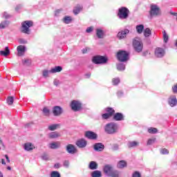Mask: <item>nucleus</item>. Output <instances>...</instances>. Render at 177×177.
<instances>
[{
    "label": "nucleus",
    "instance_id": "1",
    "mask_svg": "<svg viewBox=\"0 0 177 177\" xmlns=\"http://www.w3.org/2000/svg\"><path fill=\"white\" fill-rule=\"evenodd\" d=\"M104 131L109 135L117 133L118 131V125L114 122H111L105 126Z\"/></svg>",
    "mask_w": 177,
    "mask_h": 177
},
{
    "label": "nucleus",
    "instance_id": "2",
    "mask_svg": "<svg viewBox=\"0 0 177 177\" xmlns=\"http://www.w3.org/2000/svg\"><path fill=\"white\" fill-rule=\"evenodd\" d=\"M161 15V9L156 4H151L150 6L149 16L150 18L157 17Z\"/></svg>",
    "mask_w": 177,
    "mask_h": 177
},
{
    "label": "nucleus",
    "instance_id": "3",
    "mask_svg": "<svg viewBox=\"0 0 177 177\" xmlns=\"http://www.w3.org/2000/svg\"><path fill=\"white\" fill-rule=\"evenodd\" d=\"M133 46L136 52L138 53L143 50V43L139 37H136L133 41Z\"/></svg>",
    "mask_w": 177,
    "mask_h": 177
},
{
    "label": "nucleus",
    "instance_id": "4",
    "mask_svg": "<svg viewBox=\"0 0 177 177\" xmlns=\"http://www.w3.org/2000/svg\"><path fill=\"white\" fill-rule=\"evenodd\" d=\"M32 24L33 23L31 21H25L22 22L21 28V32H24V34H28V35H30V28L32 27Z\"/></svg>",
    "mask_w": 177,
    "mask_h": 177
},
{
    "label": "nucleus",
    "instance_id": "5",
    "mask_svg": "<svg viewBox=\"0 0 177 177\" xmlns=\"http://www.w3.org/2000/svg\"><path fill=\"white\" fill-rule=\"evenodd\" d=\"M118 17L121 20H125L129 17V10L125 7H122L118 9Z\"/></svg>",
    "mask_w": 177,
    "mask_h": 177
},
{
    "label": "nucleus",
    "instance_id": "6",
    "mask_svg": "<svg viewBox=\"0 0 177 177\" xmlns=\"http://www.w3.org/2000/svg\"><path fill=\"white\" fill-rule=\"evenodd\" d=\"M93 62H94L95 64H104L107 63V57L97 55L93 57Z\"/></svg>",
    "mask_w": 177,
    "mask_h": 177
},
{
    "label": "nucleus",
    "instance_id": "7",
    "mask_svg": "<svg viewBox=\"0 0 177 177\" xmlns=\"http://www.w3.org/2000/svg\"><path fill=\"white\" fill-rule=\"evenodd\" d=\"M129 54L127 51L120 50L118 53L117 57L120 62H127Z\"/></svg>",
    "mask_w": 177,
    "mask_h": 177
},
{
    "label": "nucleus",
    "instance_id": "8",
    "mask_svg": "<svg viewBox=\"0 0 177 177\" xmlns=\"http://www.w3.org/2000/svg\"><path fill=\"white\" fill-rule=\"evenodd\" d=\"M71 107L73 111H80L82 107V104L78 100H73L71 103Z\"/></svg>",
    "mask_w": 177,
    "mask_h": 177
},
{
    "label": "nucleus",
    "instance_id": "9",
    "mask_svg": "<svg viewBox=\"0 0 177 177\" xmlns=\"http://www.w3.org/2000/svg\"><path fill=\"white\" fill-rule=\"evenodd\" d=\"M53 114L55 117H59L63 114V108L59 106H55L53 108Z\"/></svg>",
    "mask_w": 177,
    "mask_h": 177
},
{
    "label": "nucleus",
    "instance_id": "10",
    "mask_svg": "<svg viewBox=\"0 0 177 177\" xmlns=\"http://www.w3.org/2000/svg\"><path fill=\"white\" fill-rule=\"evenodd\" d=\"M155 56L156 57H164L165 56V50L160 47L156 48L155 49Z\"/></svg>",
    "mask_w": 177,
    "mask_h": 177
},
{
    "label": "nucleus",
    "instance_id": "11",
    "mask_svg": "<svg viewBox=\"0 0 177 177\" xmlns=\"http://www.w3.org/2000/svg\"><path fill=\"white\" fill-rule=\"evenodd\" d=\"M113 170L114 169L113 168V166L110 165H106L105 166H104L103 168L104 173L107 176H110L111 174L113 172Z\"/></svg>",
    "mask_w": 177,
    "mask_h": 177
},
{
    "label": "nucleus",
    "instance_id": "12",
    "mask_svg": "<svg viewBox=\"0 0 177 177\" xmlns=\"http://www.w3.org/2000/svg\"><path fill=\"white\" fill-rule=\"evenodd\" d=\"M17 56L21 57L24 56V53H26V50H27V48H26V46L20 45L17 46Z\"/></svg>",
    "mask_w": 177,
    "mask_h": 177
},
{
    "label": "nucleus",
    "instance_id": "13",
    "mask_svg": "<svg viewBox=\"0 0 177 177\" xmlns=\"http://www.w3.org/2000/svg\"><path fill=\"white\" fill-rule=\"evenodd\" d=\"M85 136L87 139H90L91 140L97 139V134L93 131H86Z\"/></svg>",
    "mask_w": 177,
    "mask_h": 177
},
{
    "label": "nucleus",
    "instance_id": "14",
    "mask_svg": "<svg viewBox=\"0 0 177 177\" xmlns=\"http://www.w3.org/2000/svg\"><path fill=\"white\" fill-rule=\"evenodd\" d=\"M168 104L171 107H175L177 104V100L175 95H171L168 99Z\"/></svg>",
    "mask_w": 177,
    "mask_h": 177
},
{
    "label": "nucleus",
    "instance_id": "15",
    "mask_svg": "<svg viewBox=\"0 0 177 177\" xmlns=\"http://www.w3.org/2000/svg\"><path fill=\"white\" fill-rule=\"evenodd\" d=\"M86 145L87 142L84 138L80 139L76 142V145L80 149H84V147H86Z\"/></svg>",
    "mask_w": 177,
    "mask_h": 177
},
{
    "label": "nucleus",
    "instance_id": "16",
    "mask_svg": "<svg viewBox=\"0 0 177 177\" xmlns=\"http://www.w3.org/2000/svg\"><path fill=\"white\" fill-rule=\"evenodd\" d=\"M66 151L69 153V154H75V153H77V149L75 146L69 144L66 146Z\"/></svg>",
    "mask_w": 177,
    "mask_h": 177
},
{
    "label": "nucleus",
    "instance_id": "17",
    "mask_svg": "<svg viewBox=\"0 0 177 177\" xmlns=\"http://www.w3.org/2000/svg\"><path fill=\"white\" fill-rule=\"evenodd\" d=\"M127 34H129V30L124 29V30H122L118 33V38H119V39H122L127 37Z\"/></svg>",
    "mask_w": 177,
    "mask_h": 177
},
{
    "label": "nucleus",
    "instance_id": "18",
    "mask_svg": "<svg viewBox=\"0 0 177 177\" xmlns=\"http://www.w3.org/2000/svg\"><path fill=\"white\" fill-rule=\"evenodd\" d=\"M24 149L26 151H31L32 150H34V149H35V146H34V145H32V143L31 142H26L24 145Z\"/></svg>",
    "mask_w": 177,
    "mask_h": 177
},
{
    "label": "nucleus",
    "instance_id": "19",
    "mask_svg": "<svg viewBox=\"0 0 177 177\" xmlns=\"http://www.w3.org/2000/svg\"><path fill=\"white\" fill-rule=\"evenodd\" d=\"M93 147L95 151H103L104 150V145L100 142L95 143Z\"/></svg>",
    "mask_w": 177,
    "mask_h": 177
},
{
    "label": "nucleus",
    "instance_id": "20",
    "mask_svg": "<svg viewBox=\"0 0 177 177\" xmlns=\"http://www.w3.org/2000/svg\"><path fill=\"white\" fill-rule=\"evenodd\" d=\"M10 55V50H9V47H6L5 50H1L0 51V55L1 56H4L6 57L7 56H9Z\"/></svg>",
    "mask_w": 177,
    "mask_h": 177
},
{
    "label": "nucleus",
    "instance_id": "21",
    "mask_svg": "<svg viewBox=\"0 0 177 177\" xmlns=\"http://www.w3.org/2000/svg\"><path fill=\"white\" fill-rule=\"evenodd\" d=\"M63 70V68L60 66H55L50 69L51 74H56V73H60Z\"/></svg>",
    "mask_w": 177,
    "mask_h": 177
},
{
    "label": "nucleus",
    "instance_id": "22",
    "mask_svg": "<svg viewBox=\"0 0 177 177\" xmlns=\"http://www.w3.org/2000/svg\"><path fill=\"white\" fill-rule=\"evenodd\" d=\"M113 119L115 121H122L124 120V115L121 113H116L113 116Z\"/></svg>",
    "mask_w": 177,
    "mask_h": 177
},
{
    "label": "nucleus",
    "instance_id": "23",
    "mask_svg": "<svg viewBox=\"0 0 177 177\" xmlns=\"http://www.w3.org/2000/svg\"><path fill=\"white\" fill-rule=\"evenodd\" d=\"M60 147V142H55L49 144V148L53 149H59Z\"/></svg>",
    "mask_w": 177,
    "mask_h": 177
},
{
    "label": "nucleus",
    "instance_id": "24",
    "mask_svg": "<svg viewBox=\"0 0 177 177\" xmlns=\"http://www.w3.org/2000/svg\"><path fill=\"white\" fill-rule=\"evenodd\" d=\"M60 133L55 131V132H51L48 134V138L50 139H57V138H59Z\"/></svg>",
    "mask_w": 177,
    "mask_h": 177
},
{
    "label": "nucleus",
    "instance_id": "25",
    "mask_svg": "<svg viewBox=\"0 0 177 177\" xmlns=\"http://www.w3.org/2000/svg\"><path fill=\"white\" fill-rule=\"evenodd\" d=\"M83 7L81 5L76 6L73 9V13L74 15H78L81 10H82Z\"/></svg>",
    "mask_w": 177,
    "mask_h": 177
},
{
    "label": "nucleus",
    "instance_id": "26",
    "mask_svg": "<svg viewBox=\"0 0 177 177\" xmlns=\"http://www.w3.org/2000/svg\"><path fill=\"white\" fill-rule=\"evenodd\" d=\"M89 169H92L93 171L95 169H97V163L95 161H91L88 165Z\"/></svg>",
    "mask_w": 177,
    "mask_h": 177
},
{
    "label": "nucleus",
    "instance_id": "27",
    "mask_svg": "<svg viewBox=\"0 0 177 177\" xmlns=\"http://www.w3.org/2000/svg\"><path fill=\"white\" fill-rule=\"evenodd\" d=\"M96 35L97 38H103L104 35V32L102 29H97L96 30Z\"/></svg>",
    "mask_w": 177,
    "mask_h": 177
},
{
    "label": "nucleus",
    "instance_id": "28",
    "mask_svg": "<svg viewBox=\"0 0 177 177\" xmlns=\"http://www.w3.org/2000/svg\"><path fill=\"white\" fill-rule=\"evenodd\" d=\"M91 176L92 177H102V171H100L99 170L93 171L91 173Z\"/></svg>",
    "mask_w": 177,
    "mask_h": 177
},
{
    "label": "nucleus",
    "instance_id": "29",
    "mask_svg": "<svg viewBox=\"0 0 177 177\" xmlns=\"http://www.w3.org/2000/svg\"><path fill=\"white\" fill-rule=\"evenodd\" d=\"M143 30H145V26L140 24L136 26V31L138 34H142V32H143Z\"/></svg>",
    "mask_w": 177,
    "mask_h": 177
},
{
    "label": "nucleus",
    "instance_id": "30",
    "mask_svg": "<svg viewBox=\"0 0 177 177\" xmlns=\"http://www.w3.org/2000/svg\"><path fill=\"white\" fill-rule=\"evenodd\" d=\"M144 35L146 38L151 35V30H150V28H147L144 30Z\"/></svg>",
    "mask_w": 177,
    "mask_h": 177
},
{
    "label": "nucleus",
    "instance_id": "31",
    "mask_svg": "<svg viewBox=\"0 0 177 177\" xmlns=\"http://www.w3.org/2000/svg\"><path fill=\"white\" fill-rule=\"evenodd\" d=\"M163 34V40L165 44H167L169 39V36L168 35V34L167 33V31L164 30L162 32Z\"/></svg>",
    "mask_w": 177,
    "mask_h": 177
},
{
    "label": "nucleus",
    "instance_id": "32",
    "mask_svg": "<svg viewBox=\"0 0 177 177\" xmlns=\"http://www.w3.org/2000/svg\"><path fill=\"white\" fill-rule=\"evenodd\" d=\"M139 146V142L136 141H131L128 143L129 147H138Z\"/></svg>",
    "mask_w": 177,
    "mask_h": 177
},
{
    "label": "nucleus",
    "instance_id": "33",
    "mask_svg": "<svg viewBox=\"0 0 177 177\" xmlns=\"http://www.w3.org/2000/svg\"><path fill=\"white\" fill-rule=\"evenodd\" d=\"M9 26V21H3L0 23V28L3 29L6 28Z\"/></svg>",
    "mask_w": 177,
    "mask_h": 177
},
{
    "label": "nucleus",
    "instance_id": "34",
    "mask_svg": "<svg viewBox=\"0 0 177 177\" xmlns=\"http://www.w3.org/2000/svg\"><path fill=\"white\" fill-rule=\"evenodd\" d=\"M125 167H127V162L124 160H120L118 163V168H125Z\"/></svg>",
    "mask_w": 177,
    "mask_h": 177
},
{
    "label": "nucleus",
    "instance_id": "35",
    "mask_svg": "<svg viewBox=\"0 0 177 177\" xmlns=\"http://www.w3.org/2000/svg\"><path fill=\"white\" fill-rule=\"evenodd\" d=\"M117 70H118V71H124V70H125V65L122 63L118 64L117 65Z\"/></svg>",
    "mask_w": 177,
    "mask_h": 177
},
{
    "label": "nucleus",
    "instance_id": "36",
    "mask_svg": "<svg viewBox=\"0 0 177 177\" xmlns=\"http://www.w3.org/2000/svg\"><path fill=\"white\" fill-rule=\"evenodd\" d=\"M110 177H120V172L117 170H114L111 172Z\"/></svg>",
    "mask_w": 177,
    "mask_h": 177
},
{
    "label": "nucleus",
    "instance_id": "37",
    "mask_svg": "<svg viewBox=\"0 0 177 177\" xmlns=\"http://www.w3.org/2000/svg\"><path fill=\"white\" fill-rule=\"evenodd\" d=\"M59 127V124H50L48 126V129L49 131H56V129Z\"/></svg>",
    "mask_w": 177,
    "mask_h": 177
},
{
    "label": "nucleus",
    "instance_id": "38",
    "mask_svg": "<svg viewBox=\"0 0 177 177\" xmlns=\"http://www.w3.org/2000/svg\"><path fill=\"white\" fill-rule=\"evenodd\" d=\"M63 21L64 23H65V24H70V23H71V17L66 16L64 17Z\"/></svg>",
    "mask_w": 177,
    "mask_h": 177
},
{
    "label": "nucleus",
    "instance_id": "39",
    "mask_svg": "<svg viewBox=\"0 0 177 177\" xmlns=\"http://www.w3.org/2000/svg\"><path fill=\"white\" fill-rule=\"evenodd\" d=\"M105 111H106V113L109 114L111 116L113 115L114 113H115V111H114V109H113V108H106Z\"/></svg>",
    "mask_w": 177,
    "mask_h": 177
},
{
    "label": "nucleus",
    "instance_id": "40",
    "mask_svg": "<svg viewBox=\"0 0 177 177\" xmlns=\"http://www.w3.org/2000/svg\"><path fill=\"white\" fill-rule=\"evenodd\" d=\"M49 74H52V72H50V71H48V70L43 71V77H44L45 78H47V77H49Z\"/></svg>",
    "mask_w": 177,
    "mask_h": 177
},
{
    "label": "nucleus",
    "instance_id": "41",
    "mask_svg": "<svg viewBox=\"0 0 177 177\" xmlns=\"http://www.w3.org/2000/svg\"><path fill=\"white\" fill-rule=\"evenodd\" d=\"M50 177H61L60 173L56 171H52L50 174Z\"/></svg>",
    "mask_w": 177,
    "mask_h": 177
},
{
    "label": "nucleus",
    "instance_id": "42",
    "mask_svg": "<svg viewBox=\"0 0 177 177\" xmlns=\"http://www.w3.org/2000/svg\"><path fill=\"white\" fill-rule=\"evenodd\" d=\"M14 98L13 97H8L7 99V103L9 106H12L13 104Z\"/></svg>",
    "mask_w": 177,
    "mask_h": 177
},
{
    "label": "nucleus",
    "instance_id": "43",
    "mask_svg": "<svg viewBox=\"0 0 177 177\" xmlns=\"http://www.w3.org/2000/svg\"><path fill=\"white\" fill-rule=\"evenodd\" d=\"M157 129L154 127H151L148 129L149 133H157Z\"/></svg>",
    "mask_w": 177,
    "mask_h": 177
},
{
    "label": "nucleus",
    "instance_id": "44",
    "mask_svg": "<svg viewBox=\"0 0 177 177\" xmlns=\"http://www.w3.org/2000/svg\"><path fill=\"white\" fill-rule=\"evenodd\" d=\"M154 142H156V138H150L148 140V141L147 142V145L150 146V145H153V143H154Z\"/></svg>",
    "mask_w": 177,
    "mask_h": 177
},
{
    "label": "nucleus",
    "instance_id": "45",
    "mask_svg": "<svg viewBox=\"0 0 177 177\" xmlns=\"http://www.w3.org/2000/svg\"><path fill=\"white\" fill-rule=\"evenodd\" d=\"M43 113L44 115H49V113H50V111H49V109L44 107L43 109Z\"/></svg>",
    "mask_w": 177,
    "mask_h": 177
},
{
    "label": "nucleus",
    "instance_id": "46",
    "mask_svg": "<svg viewBox=\"0 0 177 177\" xmlns=\"http://www.w3.org/2000/svg\"><path fill=\"white\" fill-rule=\"evenodd\" d=\"M112 82L114 85H118V84H120V78L117 77L113 79Z\"/></svg>",
    "mask_w": 177,
    "mask_h": 177
},
{
    "label": "nucleus",
    "instance_id": "47",
    "mask_svg": "<svg viewBox=\"0 0 177 177\" xmlns=\"http://www.w3.org/2000/svg\"><path fill=\"white\" fill-rule=\"evenodd\" d=\"M102 117L104 120H107L108 118H110V117H111V115L106 113L102 114Z\"/></svg>",
    "mask_w": 177,
    "mask_h": 177
},
{
    "label": "nucleus",
    "instance_id": "48",
    "mask_svg": "<svg viewBox=\"0 0 177 177\" xmlns=\"http://www.w3.org/2000/svg\"><path fill=\"white\" fill-rule=\"evenodd\" d=\"M41 159H42V160H44V161H46V160H49V156H48V154L44 153V154L41 156Z\"/></svg>",
    "mask_w": 177,
    "mask_h": 177
},
{
    "label": "nucleus",
    "instance_id": "49",
    "mask_svg": "<svg viewBox=\"0 0 177 177\" xmlns=\"http://www.w3.org/2000/svg\"><path fill=\"white\" fill-rule=\"evenodd\" d=\"M161 154H169V151L167 149H162L160 150Z\"/></svg>",
    "mask_w": 177,
    "mask_h": 177
},
{
    "label": "nucleus",
    "instance_id": "50",
    "mask_svg": "<svg viewBox=\"0 0 177 177\" xmlns=\"http://www.w3.org/2000/svg\"><path fill=\"white\" fill-rule=\"evenodd\" d=\"M132 177H142V176L140 175V173H139V171H135L133 174Z\"/></svg>",
    "mask_w": 177,
    "mask_h": 177
},
{
    "label": "nucleus",
    "instance_id": "51",
    "mask_svg": "<svg viewBox=\"0 0 177 177\" xmlns=\"http://www.w3.org/2000/svg\"><path fill=\"white\" fill-rule=\"evenodd\" d=\"M3 17H4V19H9L10 17V15L8 14V12H4L3 13Z\"/></svg>",
    "mask_w": 177,
    "mask_h": 177
},
{
    "label": "nucleus",
    "instance_id": "52",
    "mask_svg": "<svg viewBox=\"0 0 177 177\" xmlns=\"http://www.w3.org/2000/svg\"><path fill=\"white\" fill-rule=\"evenodd\" d=\"M53 84L55 86H59L60 82L58 80H54Z\"/></svg>",
    "mask_w": 177,
    "mask_h": 177
},
{
    "label": "nucleus",
    "instance_id": "53",
    "mask_svg": "<svg viewBox=\"0 0 177 177\" xmlns=\"http://www.w3.org/2000/svg\"><path fill=\"white\" fill-rule=\"evenodd\" d=\"M19 44H27V40H26L24 39H19Z\"/></svg>",
    "mask_w": 177,
    "mask_h": 177
},
{
    "label": "nucleus",
    "instance_id": "54",
    "mask_svg": "<svg viewBox=\"0 0 177 177\" xmlns=\"http://www.w3.org/2000/svg\"><path fill=\"white\" fill-rule=\"evenodd\" d=\"M68 165H70V162H68V160H65L64 162V166H65L66 168H68Z\"/></svg>",
    "mask_w": 177,
    "mask_h": 177
},
{
    "label": "nucleus",
    "instance_id": "55",
    "mask_svg": "<svg viewBox=\"0 0 177 177\" xmlns=\"http://www.w3.org/2000/svg\"><path fill=\"white\" fill-rule=\"evenodd\" d=\"M172 91L174 93H177V84L172 87Z\"/></svg>",
    "mask_w": 177,
    "mask_h": 177
},
{
    "label": "nucleus",
    "instance_id": "56",
    "mask_svg": "<svg viewBox=\"0 0 177 177\" xmlns=\"http://www.w3.org/2000/svg\"><path fill=\"white\" fill-rule=\"evenodd\" d=\"M92 31H93V28L92 27H89V28H87L86 32L89 33V32H92Z\"/></svg>",
    "mask_w": 177,
    "mask_h": 177
},
{
    "label": "nucleus",
    "instance_id": "57",
    "mask_svg": "<svg viewBox=\"0 0 177 177\" xmlns=\"http://www.w3.org/2000/svg\"><path fill=\"white\" fill-rule=\"evenodd\" d=\"M60 12H62V10H57L55 12V16H59L60 15Z\"/></svg>",
    "mask_w": 177,
    "mask_h": 177
},
{
    "label": "nucleus",
    "instance_id": "58",
    "mask_svg": "<svg viewBox=\"0 0 177 177\" xmlns=\"http://www.w3.org/2000/svg\"><path fill=\"white\" fill-rule=\"evenodd\" d=\"M89 50H91V48L86 47V48H84V49L82 50V53H86V52H88V51H89Z\"/></svg>",
    "mask_w": 177,
    "mask_h": 177
},
{
    "label": "nucleus",
    "instance_id": "59",
    "mask_svg": "<svg viewBox=\"0 0 177 177\" xmlns=\"http://www.w3.org/2000/svg\"><path fill=\"white\" fill-rule=\"evenodd\" d=\"M20 9H21V5H18L17 6V7L15 8V10L17 12H19V10H20Z\"/></svg>",
    "mask_w": 177,
    "mask_h": 177
},
{
    "label": "nucleus",
    "instance_id": "60",
    "mask_svg": "<svg viewBox=\"0 0 177 177\" xmlns=\"http://www.w3.org/2000/svg\"><path fill=\"white\" fill-rule=\"evenodd\" d=\"M22 62H23L24 64H27L28 63H30V59H24Z\"/></svg>",
    "mask_w": 177,
    "mask_h": 177
},
{
    "label": "nucleus",
    "instance_id": "61",
    "mask_svg": "<svg viewBox=\"0 0 177 177\" xmlns=\"http://www.w3.org/2000/svg\"><path fill=\"white\" fill-rule=\"evenodd\" d=\"M5 158L6 159L7 162H10V159H9V156L8 155H5Z\"/></svg>",
    "mask_w": 177,
    "mask_h": 177
},
{
    "label": "nucleus",
    "instance_id": "62",
    "mask_svg": "<svg viewBox=\"0 0 177 177\" xmlns=\"http://www.w3.org/2000/svg\"><path fill=\"white\" fill-rule=\"evenodd\" d=\"M113 150H118V145H113Z\"/></svg>",
    "mask_w": 177,
    "mask_h": 177
},
{
    "label": "nucleus",
    "instance_id": "63",
    "mask_svg": "<svg viewBox=\"0 0 177 177\" xmlns=\"http://www.w3.org/2000/svg\"><path fill=\"white\" fill-rule=\"evenodd\" d=\"M123 95L122 91H118V96L119 97H121V95Z\"/></svg>",
    "mask_w": 177,
    "mask_h": 177
},
{
    "label": "nucleus",
    "instance_id": "64",
    "mask_svg": "<svg viewBox=\"0 0 177 177\" xmlns=\"http://www.w3.org/2000/svg\"><path fill=\"white\" fill-rule=\"evenodd\" d=\"M1 164L3 165H6V162H5V159H1Z\"/></svg>",
    "mask_w": 177,
    "mask_h": 177
}]
</instances>
